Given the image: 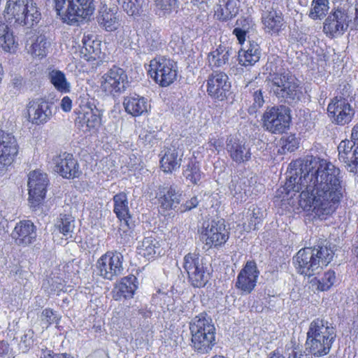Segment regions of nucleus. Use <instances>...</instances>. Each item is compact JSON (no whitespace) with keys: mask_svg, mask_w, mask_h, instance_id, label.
Instances as JSON below:
<instances>
[{"mask_svg":"<svg viewBox=\"0 0 358 358\" xmlns=\"http://www.w3.org/2000/svg\"><path fill=\"white\" fill-rule=\"evenodd\" d=\"M60 107L64 112H70L72 108V100L67 96L61 100Z\"/></svg>","mask_w":358,"mask_h":358,"instance_id":"nucleus-59","label":"nucleus"},{"mask_svg":"<svg viewBox=\"0 0 358 358\" xmlns=\"http://www.w3.org/2000/svg\"><path fill=\"white\" fill-rule=\"evenodd\" d=\"M189 328L192 350L202 355L208 353L216 344L215 328L210 317L201 313L189 322Z\"/></svg>","mask_w":358,"mask_h":358,"instance_id":"nucleus-5","label":"nucleus"},{"mask_svg":"<svg viewBox=\"0 0 358 358\" xmlns=\"http://www.w3.org/2000/svg\"><path fill=\"white\" fill-rule=\"evenodd\" d=\"M327 111L332 122L342 126L350 122L355 115L354 108L342 96H336L331 101L327 106Z\"/></svg>","mask_w":358,"mask_h":358,"instance_id":"nucleus-14","label":"nucleus"},{"mask_svg":"<svg viewBox=\"0 0 358 358\" xmlns=\"http://www.w3.org/2000/svg\"><path fill=\"white\" fill-rule=\"evenodd\" d=\"M233 34L236 36L239 43L243 44L245 42L247 32L241 29L236 27L233 30Z\"/></svg>","mask_w":358,"mask_h":358,"instance_id":"nucleus-60","label":"nucleus"},{"mask_svg":"<svg viewBox=\"0 0 358 358\" xmlns=\"http://www.w3.org/2000/svg\"><path fill=\"white\" fill-rule=\"evenodd\" d=\"M237 28L241 29L248 33L249 30L252 27L253 23L250 18H241L237 20Z\"/></svg>","mask_w":358,"mask_h":358,"instance_id":"nucleus-56","label":"nucleus"},{"mask_svg":"<svg viewBox=\"0 0 358 358\" xmlns=\"http://www.w3.org/2000/svg\"><path fill=\"white\" fill-rule=\"evenodd\" d=\"M124 257L122 253L109 251L103 255L96 262L99 275L104 279L113 280L122 274Z\"/></svg>","mask_w":358,"mask_h":358,"instance_id":"nucleus-13","label":"nucleus"},{"mask_svg":"<svg viewBox=\"0 0 358 358\" xmlns=\"http://www.w3.org/2000/svg\"><path fill=\"white\" fill-rule=\"evenodd\" d=\"M199 204V200L196 196H193L189 200L187 201L186 203L181 206V212L190 210L192 208H196Z\"/></svg>","mask_w":358,"mask_h":358,"instance_id":"nucleus-58","label":"nucleus"},{"mask_svg":"<svg viewBox=\"0 0 358 358\" xmlns=\"http://www.w3.org/2000/svg\"><path fill=\"white\" fill-rule=\"evenodd\" d=\"M53 170L64 178H78L81 174L79 164L72 154L62 152L53 157Z\"/></svg>","mask_w":358,"mask_h":358,"instance_id":"nucleus-18","label":"nucleus"},{"mask_svg":"<svg viewBox=\"0 0 358 358\" xmlns=\"http://www.w3.org/2000/svg\"><path fill=\"white\" fill-rule=\"evenodd\" d=\"M129 80L126 71L117 66H113L101 77V89L107 95L119 96L129 87Z\"/></svg>","mask_w":358,"mask_h":358,"instance_id":"nucleus-9","label":"nucleus"},{"mask_svg":"<svg viewBox=\"0 0 358 358\" xmlns=\"http://www.w3.org/2000/svg\"><path fill=\"white\" fill-rule=\"evenodd\" d=\"M245 180H241L237 176H234L231 179L229 189L236 201L238 199L242 201L247 197L245 189L243 187V185L245 186Z\"/></svg>","mask_w":358,"mask_h":358,"instance_id":"nucleus-45","label":"nucleus"},{"mask_svg":"<svg viewBox=\"0 0 358 358\" xmlns=\"http://www.w3.org/2000/svg\"><path fill=\"white\" fill-rule=\"evenodd\" d=\"M98 22L106 31H112L119 26V20L113 10H104L98 17Z\"/></svg>","mask_w":358,"mask_h":358,"instance_id":"nucleus-39","label":"nucleus"},{"mask_svg":"<svg viewBox=\"0 0 358 358\" xmlns=\"http://www.w3.org/2000/svg\"><path fill=\"white\" fill-rule=\"evenodd\" d=\"M49 183L48 175L41 171H34L29 175V203L33 210H36L43 201Z\"/></svg>","mask_w":358,"mask_h":358,"instance_id":"nucleus-12","label":"nucleus"},{"mask_svg":"<svg viewBox=\"0 0 358 358\" xmlns=\"http://www.w3.org/2000/svg\"><path fill=\"white\" fill-rule=\"evenodd\" d=\"M282 153L294 152L299 145V140L294 134H286L280 141Z\"/></svg>","mask_w":358,"mask_h":358,"instance_id":"nucleus-47","label":"nucleus"},{"mask_svg":"<svg viewBox=\"0 0 358 358\" xmlns=\"http://www.w3.org/2000/svg\"><path fill=\"white\" fill-rule=\"evenodd\" d=\"M239 6L238 0H219L215 8V16L220 21H229L237 15Z\"/></svg>","mask_w":358,"mask_h":358,"instance_id":"nucleus-27","label":"nucleus"},{"mask_svg":"<svg viewBox=\"0 0 358 358\" xmlns=\"http://www.w3.org/2000/svg\"><path fill=\"white\" fill-rule=\"evenodd\" d=\"M148 72L156 83L162 87H167L177 78V65L171 59L158 57L150 61Z\"/></svg>","mask_w":358,"mask_h":358,"instance_id":"nucleus-8","label":"nucleus"},{"mask_svg":"<svg viewBox=\"0 0 358 358\" xmlns=\"http://www.w3.org/2000/svg\"><path fill=\"white\" fill-rule=\"evenodd\" d=\"M29 0H8L6 3L4 16L8 20H14L16 24H21L24 20L22 16L23 12L27 9L25 7Z\"/></svg>","mask_w":358,"mask_h":358,"instance_id":"nucleus-31","label":"nucleus"},{"mask_svg":"<svg viewBox=\"0 0 358 358\" xmlns=\"http://www.w3.org/2000/svg\"><path fill=\"white\" fill-rule=\"evenodd\" d=\"M159 243L152 237H146L137 247L138 253L148 259L152 258L159 250Z\"/></svg>","mask_w":358,"mask_h":358,"instance_id":"nucleus-37","label":"nucleus"},{"mask_svg":"<svg viewBox=\"0 0 358 358\" xmlns=\"http://www.w3.org/2000/svg\"><path fill=\"white\" fill-rule=\"evenodd\" d=\"M101 113L97 108H87L79 117L89 129L97 128L101 125Z\"/></svg>","mask_w":358,"mask_h":358,"instance_id":"nucleus-41","label":"nucleus"},{"mask_svg":"<svg viewBox=\"0 0 358 358\" xmlns=\"http://www.w3.org/2000/svg\"><path fill=\"white\" fill-rule=\"evenodd\" d=\"M11 235L17 245L27 246L36 239V227L30 220H22L16 224Z\"/></svg>","mask_w":358,"mask_h":358,"instance_id":"nucleus-24","label":"nucleus"},{"mask_svg":"<svg viewBox=\"0 0 358 358\" xmlns=\"http://www.w3.org/2000/svg\"><path fill=\"white\" fill-rule=\"evenodd\" d=\"M139 139L145 145L152 146L156 142L155 131L143 130L139 134Z\"/></svg>","mask_w":358,"mask_h":358,"instance_id":"nucleus-54","label":"nucleus"},{"mask_svg":"<svg viewBox=\"0 0 358 358\" xmlns=\"http://www.w3.org/2000/svg\"><path fill=\"white\" fill-rule=\"evenodd\" d=\"M352 141H342L338 146V159L351 173H358V124L352 129Z\"/></svg>","mask_w":358,"mask_h":358,"instance_id":"nucleus-10","label":"nucleus"},{"mask_svg":"<svg viewBox=\"0 0 358 358\" xmlns=\"http://www.w3.org/2000/svg\"><path fill=\"white\" fill-rule=\"evenodd\" d=\"M54 3L57 14L68 24L89 19L96 9L95 0H54Z\"/></svg>","mask_w":358,"mask_h":358,"instance_id":"nucleus-6","label":"nucleus"},{"mask_svg":"<svg viewBox=\"0 0 358 358\" xmlns=\"http://www.w3.org/2000/svg\"><path fill=\"white\" fill-rule=\"evenodd\" d=\"M283 61L273 58L266 64L270 70L268 80L271 83V90L278 98L291 103L300 99L302 92L299 88L298 80L282 67Z\"/></svg>","mask_w":358,"mask_h":358,"instance_id":"nucleus-2","label":"nucleus"},{"mask_svg":"<svg viewBox=\"0 0 358 358\" xmlns=\"http://www.w3.org/2000/svg\"><path fill=\"white\" fill-rule=\"evenodd\" d=\"M329 10L328 0H313L308 16L313 20L322 19Z\"/></svg>","mask_w":358,"mask_h":358,"instance_id":"nucleus-42","label":"nucleus"},{"mask_svg":"<svg viewBox=\"0 0 358 358\" xmlns=\"http://www.w3.org/2000/svg\"><path fill=\"white\" fill-rule=\"evenodd\" d=\"M231 87L228 76L222 71H213L207 80V92L212 98L223 100Z\"/></svg>","mask_w":358,"mask_h":358,"instance_id":"nucleus-20","label":"nucleus"},{"mask_svg":"<svg viewBox=\"0 0 358 358\" xmlns=\"http://www.w3.org/2000/svg\"><path fill=\"white\" fill-rule=\"evenodd\" d=\"M51 107V103L42 98L29 101L27 106L29 122L36 125L45 124L52 116Z\"/></svg>","mask_w":358,"mask_h":358,"instance_id":"nucleus-19","label":"nucleus"},{"mask_svg":"<svg viewBox=\"0 0 358 358\" xmlns=\"http://www.w3.org/2000/svg\"><path fill=\"white\" fill-rule=\"evenodd\" d=\"M229 234L224 220L221 219L212 220L208 224L202 231L201 236L206 245L209 248H217L227 242L229 239Z\"/></svg>","mask_w":358,"mask_h":358,"instance_id":"nucleus-17","label":"nucleus"},{"mask_svg":"<svg viewBox=\"0 0 358 358\" xmlns=\"http://www.w3.org/2000/svg\"><path fill=\"white\" fill-rule=\"evenodd\" d=\"M259 274L256 263L247 262L238 275L236 287L246 294L250 293L256 286Z\"/></svg>","mask_w":358,"mask_h":358,"instance_id":"nucleus-21","label":"nucleus"},{"mask_svg":"<svg viewBox=\"0 0 358 358\" xmlns=\"http://www.w3.org/2000/svg\"><path fill=\"white\" fill-rule=\"evenodd\" d=\"M261 51L259 45L249 41V45L241 48L238 52L239 64L244 66H252L260 59Z\"/></svg>","mask_w":358,"mask_h":358,"instance_id":"nucleus-32","label":"nucleus"},{"mask_svg":"<svg viewBox=\"0 0 358 358\" xmlns=\"http://www.w3.org/2000/svg\"><path fill=\"white\" fill-rule=\"evenodd\" d=\"M25 7H27V9L22 14L24 20H22V23L19 24L30 27L39 21L41 13L36 7V3L33 0H29Z\"/></svg>","mask_w":358,"mask_h":358,"instance_id":"nucleus-38","label":"nucleus"},{"mask_svg":"<svg viewBox=\"0 0 358 358\" xmlns=\"http://www.w3.org/2000/svg\"><path fill=\"white\" fill-rule=\"evenodd\" d=\"M233 48L227 44L221 43L208 55V65L211 69L221 68L228 64L233 54Z\"/></svg>","mask_w":358,"mask_h":358,"instance_id":"nucleus-26","label":"nucleus"},{"mask_svg":"<svg viewBox=\"0 0 358 358\" xmlns=\"http://www.w3.org/2000/svg\"><path fill=\"white\" fill-rule=\"evenodd\" d=\"M50 42L45 35H39L36 37L31 45V53L36 57H44L48 52Z\"/></svg>","mask_w":358,"mask_h":358,"instance_id":"nucleus-44","label":"nucleus"},{"mask_svg":"<svg viewBox=\"0 0 358 358\" xmlns=\"http://www.w3.org/2000/svg\"><path fill=\"white\" fill-rule=\"evenodd\" d=\"M226 150L233 162L237 164L247 162L251 159V149L244 140L229 137L226 142Z\"/></svg>","mask_w":358,"mask_h":358,"instance_id":"nucleus-22","label":"nucleus"},{"mask_svg":"<svg viewBox=\"0 0 358 358\" xmlns=\"http://www.w3.org/2000/svg\"><path fill=\"white\" fill-rule=\"evenodd\" d=\"M290 120L289 109L284 106L268 108L262 117L264 128L273 134L283 133Z\"/></svg>","mask_w":358,"mask_h":358,"instance_id":"nucleus-11","label":"nucleus"},{"mask_svg":"<svg viewBox=\"0 0 358 358\" xmlns=\"http://www.w3.org/2000/svg\"><path fill=\"white\" fill-rule=\"evenodd\" d=\"M349 17L341 7L333 9L324 22L323 31L327 36L334 38L341 36L348 28Z\"/></svg>","mask_w":358,"mask_h":358,"instance_id":"nucleus-16","label":"nucleus"},{"mask_svg":"<svg viewBox=\"0 0 358 358\" xmlns=\"http://www.w3.org/2000/svg\"><path fill=\"white\" fill-rule=\"evenodd\" d=\"M183 268L194 287H204L210 278V271L203 258L196 253H188L183 259Z\"/></svg>","mask_w":358,"mask_h":358,"instance_id":"nucleus-7","label":"nucleus"},{"mask_svg":"<svg viewBox=\"0 0 358 358\" xmlns=\"http://www.w3.org/2000/svg\"><path fill=\"white\" fill-rule=\"evenodd\" d=\"M262 23L266 32L278 34L284 25V19L282 13L272 8L262 14Z\"/></svg>","mask_w":358,"mask_h":358,"instance_id":"nucleus-29","label":"nucleus"},{"mask_svg":"<svg viewBox=\"0 0 358 358\" xmlns=\"http://www.w3.org/2000/svg\"><path fill=\"white\" fill-rule=\"evenodd\" d=\"M289 166L288 178L281 192L287 195L300 192L301 207L319 217L332 214L343 196L341 170L325 159L313 157Z\"/></svg>","mask_w":358,"mask_h":358,"instance_id":"nucleus-1","label":"nucleus"},{"mask_svg":"<svg viewBox=\"0 0 358 358\" xmlns=\"http://www.w3.org/2000/svg\"><path fill=\"white\" fill-rule=\"evenodd\" d=\"M56 355L57 353H55L53 351L46 350L43 352L41 358H55Z\"/></svg>","mask_w":358,"mask_h":358,"instance_id":"nucleus-62","label":"nucleus"},{"mask_svg":"<svg viewBox=\"0 0 358 358\" xmlns=\"http://www.w3.org/2000/svg\"><path fill=\"white\" fill-rule=\"evenodd\" d=\"M118 4L130 16L139 14L141 0H118Z\"/></svg>","mask_w":358,"mask_h":358,"instance_id":"nucleus-48","label":"nucleus"},{"mask_svg":"<svg viewBox=\"0 0 358 358\" xmlns=\"http://www.w3.org/2000/svg\"><path fill=\"white\" fill-rule=\"evenodd\" d=\"M156 6L159 15H166L176 10L179 6L178 0H157Z\"/></svg>","mask_w":358,"mask_h":358,"instance_id":"nucleus-46","label":"nucleus"},{"mask_svg":"<svg viewBox=\"0 0 358 358\" xmlns=\"http://www.w3.org/2000/svg\"><path fill=\"white\" fill-rule=\"evenodd\" d=\"M194 5L199 7L200 9H204L207 6L206 0H192Z\"/></svg>","mask_w":358,"mask_h":358,"instance_id":"nucleus-63","label":"nucleus"},{"mask_svg":"<svg viewBox=\"0 0 358 358\" xmlns=\"http://www.w3.org/2000/svg\"><path fill=\"white\" fill-rule=\"evenodd\" d=\"M144 52H150L158 50L162 43L159 31L156 29H149L145 34Z\"/></svg>","mask_w":358,"mask_h":358,"instance_id":"nucleus-40","label":"nucleus"},{"mask_svg":"<svg viewBox=\"0 0 358 358\" xmlns=\"http://www.w3.org/2000/svg\"><path fill=\"white\" fill-rule=\"evenodd\" d=\"M137 278L134 275H129L122 278L113 291V298L116 300L132 298L137 288Z\"/></svg>","mask_w":358,"mask_h":358,"instance_id":"nucleus-28","label":"nucleus"},{"mask_svg":"<svg viewBox=\"0 0 358 358\" xmlns=\"http://www.w3.org/2000/svg\"><path fill=\"white\" fill-rule=\"evenodd\" d=\"M59 319L60 317L52 309L46 308L42 312V320L46 324L47 327L54 323H58Z\"/></svg>","mask_w":358,"mask_h":358,"instance_id":"nucleus-52","label":"nucleus"},{"mask_svg":"<svg viewBox=\"0 0 358 358\" xmlns=\"http://www.w3.org/2000/svg\"><path fill=\"white\" fill-rule=\"evenodd\" d=\"M252 96L253 103L248 110L250 114L255 113L256 110L261 108L264 103V99L261 90L255 91Z\"/></svg>","mask_w":358,"mask_h":358,"instance_id":"nucleus-53","label":"nucleus"},{"mask_svg":"<svg viewBox=\"0 0 358 358\" xmlns=\"http://www.w3.org/2000/svg\"><path fill=\"white\" fill-rule=\"evenodd\" d=\"M123 106L125 111L134 117L147 113L150 108L148 99L137 94H130L124 96Z\"/></svg>","mask_w":358,"mask_h":358,"instance_id":"nucleus-25","label":"nucleus"},{"mask_svg":"<svg viewBox=\"0 0 358 358\" xmlns=\"http://www.w3.org/2000/svg\"><path fill=\"white\" fill-rule=\"evenodd\" d=\"M17 45L11 28L5 22L0 20V47L6 52H14Z\"/></svg>","mask_w":358,"mask_h":358,"instance_id":"nucleus-34","label":"nucleus"},{"mask_svg":"<svg viewBox=\"0 0 358 358\" xmlns=\"http://www.w3.org/2000/svg\"><path fill=\"white\" fill-rule=\"evenodd\" d=\"M9 346L7 343L0 342V358H3L8 352Z\"/></svg>","mask_w":358,"mask_h":358,"instance_id":"nucleus-61","label":"nucleus"},{"mask_svg":"<svg viewBox=\"0 0 358 358\" xmlns=\"http://www.w3.org/2000/svg\"><path fill=\"white\" fill-rule=\"evenodd\" d=\"M336 273L332 270H329L324 273V275L317 280V288L320 291L328 290L336 282Z\"/></svg>","mask_w":358,"mask_h":358,"instance_id":"nucleus-50","label":"nucleus"},{"mask_svg":"<svg viewBox=\"0 0 358 358\" xmlns=\"http://www.w3.org/2000/svg\"><path fill=\"white\" fill-rule=\"evenodd\" d=\"M199 165L196 163L189 162L183 171V176L187 181L194 185H198L203 176Z\"/></svg>","mask_w":358,"mask_h":358,"instance_id":"nucleus-43","label":"nucleus"},{"mask_svg":"<svg viewBox=\"0 0 358 358\" xmlns=\"http://www.w3.org/2000/svg\"><path fill=\"white\" fill-rule=\"evenodd\" d=\"M114 202V213L121 222V225L123 224L131 228L129 224L131 215L129 214V209L128 206L127 196L124 192H120L113 196Z\"/></svg>","mask_w":358,"mask_h":358,"instance_id":"nucleus-30","label":"nucleus"},{"mask_svg":"<svg viewBox=\"0 0 358 358\" xmlns=\"http://www.w3.org/2000/svg\"><path fill=\"white\" fill-rule=\"evenodd\" d=\"M161 169L164 173H171L180 166L181 158L175 148H166L162 152Z\"/></svg>","mask_w":358,"mask_h":358,"instance_id":"nucleus-33","label":"nucleus"},{"mask_svg":"<svg viewBox=\"0 0 358 358\" xmlns=\"http://www.w3.org/2000/svg\"><path fill=\"white\" fill-rule=\"evenodd\" d=\"M206 17L207 13L206 12L203 11L196 16V20H199V22H203L204 20H206Z\"/></svg>","mask_w":358,"mask_h":358,"instance_id":"nucleus-64","label":"nucleus"},{"mask_svg":"<svg viewBox=\"0 0 358 358\" xmlns=\"http://www.w3.org/2000/svg\"><path fill=\"white\" fill-rule=\"evenodd\" d=\"M249 217L248 225L245 227V229L250 231L258 229V225L261 223L263 217L260 208H253L251 213H249Z\"/></svg>","mask_w":358,"mask_h":358,"instance_id":"nucleus-51","label":"nucleus"},{"mask_svg":"<svg viewBox=\"0 0 358 358\" xmlns=\"http://www.w3.org/2000/svg\"><path fill=\"white\" fill-rule=\"evenodd\" d=\"M48 78L58 92L68 93L71 91V84L67 81L66 76L62 71L53 69L49 72Z\"/></svg>","mask_w":358,"mask_h":358,"instance_id":"nucleus-35","label":"nucleus"},{"mask_svg":"<svg viewBox=\"0 0 358 358\" xmlns=\"http://www.w3.org/2000/svg\"><path fill=\"white\" fill-rule=\"evenodd\" d=\"M334 255V248L330 246L304 248L293 257V264L299 274L310 278L320 273L323 266L332 261Z\"/></svg>","mask_w":358,"mask_h":358,"instance_id":"nucleus-3","label":"nucleus"},{"mask_svg":"<svg viewBox=\"0 0 358 358\" xmlns=\"http://www.w3.org/2000/svg\"><path fill=\"white\" fill-rule=\"evenodd\" d=\"M55 226L66 238H72V234L75 229V220L71 215L61 214Z\"/></svg>","mask_w":358,"mask_h":358,"instance_id":"nucleus-36","label":"nucleus"},{"mask_svg":"<svg viewBox=\"0 0 358 358\" xmlns=\"http://www.w3.org/2000/svg\"><path fill=\"white\" fill-rule=\"evenodd\" d=\"M19 146L13 135L0 131V176L4 174L18 153Z\"/></svg>","mask_w":358,"mask_h":358,"instance_id":"nucleus-15","label":"nucleus"},{"mask_svg":"<svg viewBox=\"0 0 358 358\" xmlns=\"http://www.w3.org/2000/svg\"><path fill=\"white\" fill-rule=\"evenodd\" d=\"M43 287L48 291L49 294H52L59 292H66L64 289V280L59 277H53L48 279L46 282H43Z\"/></svg>","mask_w":358,"mask_h":358,"instance_id":"nucleus-49","label":"nucleus"},{"mask_svg":"<svg viewBox=\"0 0 358 358\" xmlns=\"http://www.w3.org/2000/svg\"><path fill=\"white\" fill-rule=\"evenodd\" d=\"M92 43H94V41L92 40L91 36L89 35L84 36L83 38V48L89 54L94 52V46L92 45Z\"/></svg>","mask_w":358,"mask_h":358,"instance_id":"nucleus-57","label":"nucleus"},{"mask_svg":"<svg viewBox=\"0 0 358 358\" xmlns=\"http://www.w3.org/2000/svg\"><path fill=\"white\" fill-rule=\"evenodd\" d=\"M181 194L173 185H164L158 187L156 192L159 210L165 212L178 206Z\"/></svg>","mask_w":358,"mask_h":358,"instance_id":"nucleus-23","label":"nucleus"},{"mask_svg":"<svg viewBox=\"0 0 358 358\" xmlns=\"http://www.w3.org/2000/svg\"><path fill=\"white\" fill-rule=\"evenodd\" d=\"M334 327L327 321L313 320L306 333L305 342L307 355L320 357L328 355L336 338Z\"/></svg>","mask_w":358,"mask_h":358,"instance_id":"nucleus-4","label":"nucleus"},{"mask_svg":"<svg viewBox=\"0 0 358 358\" xmlns=\"http://www.w3.org/2000/svg\"><path fill=\"white\" fill-rule=\"evenodd\" d=\"M287 358H310L308 355L301 349H300L299 345H293L291 350V352L288 354Z\"/></svg>","mask_w":358,"mask_h":358,"instance_id":"nucleus-55","label":"nucleus"}]
</instances>
